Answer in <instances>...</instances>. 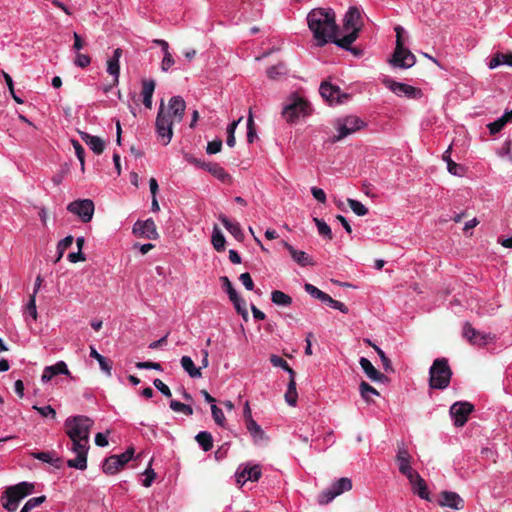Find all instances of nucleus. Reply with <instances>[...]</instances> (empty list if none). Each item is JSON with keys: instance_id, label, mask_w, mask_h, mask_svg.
<instances>
[{"instance_id": "c9c22d12", "label": "nucleus", "mask_w": 512, "mask_h": 512, "mask_svg": "<svg viewBox=\"0 0 512 512\" xmlns=\"http://www.w3.org/2000/svg\"><path fill=\"white\" fill-rule=\"evenodd\" d=\"M361 397L366 402H372L373 396H379V392L365 381H362L359 385Z\"/></svg>"}, {"instance_id": "c85d7f7f", "label": "nucleus", "mask_w": 512, "mask_h": 512, "mask_svg": "<svg viewBox=\"0 0 512 512\" xmlns=\"http://www.w3.org/2000/svg\"><path fill=\"white\" fill-rule=\"evenodd\" d=\"M201 168L207 170L219 181L226 183L231 180V176L218 163H203Z\"/></svg>"}, {"instance_id": "393cba45", "label": "nucleus", "mask_w": 512, "mask_h": 512, "mask_svg": "<svg viewBox=\"0 0 512 512\" xmlns=\"http://www.w3.org/2000/svg\"><path fill=\"white\" fill-rule=\"evenodd\" d=\"M408 480L415 494H417L421 499L427 501L431 500L427 484L418 472L415 473L413 476L409 477Z\"/></svg>"}, {"instance_id": "39448f33", "label": "nucleus", "mask_w": 512, "mask_h": 512, "mask_svg": "<svg viewBox=\"0 0 512 512\" xmlns=\"http://www.w3.org/2000/svg\"><path fill=\"white\" fill-rule=\"evenodd\" d=\"M452 371L446 358H437L429 369V386L443 390L449 386Z\"/></svg>"}, {"instance_id": "13d9d810", "label": "nucleus", "mask_w": 512, "mask_h": 512, "mask_svg": "<svg viewBox=\"0 0 512 512\" xmlns=\"http://www.w3.org/2000/svg\"><path fill=\"white\" fill-rule=\"evenodd\" d=\"M304 289L305 291L313 298L315 299H318L319 301H322V299L324 298L325 296V292L321 291L320 289H318L316 286L310 284V283H306L304 285Z\"/></svg>"}, {"instance_id": "4d7b16f0", "label": "nucleus", "mask_w": 512, "mask_h": 512, "mask_svg": "<svg viewBox=\"0 0 512 512\" xmlns=\"http://www.w3.org/2000/svg\"><path fill=\"white\" fill-rule=\"evenodd\" d=\"M72 145L74 147L75 154H76L78 160L81 163V170L84 171V168H85V150H84L83 146L77 140H72Z\"/></svg>"}, {"instance_id": "603ef678", "label": "nucleus", "mask_w": 512, "mask_h": 512, "mask_svg": "<svg viewBox=\"0 0 512 512\" xmlns=\"http://www.w3.org/2000/svg\"><path fill=\"white\" fill-rule=\"evenodd\" d=\"M507 124V121L505 120V118L503 117V115L498 118L497 120L489 123L487 125L488 129H489V132L491 135H495L497 134L498 132H500L504 127L505 125Z\"/></svg>"}, {"instance_id": "5701e85b", "label": "nucleus", "mask_w": 512, "mask_h": 512, "mask_svg": "<svg viewBox=\"0 0 512 512\" xmlns=\"http://www.w3.org/2000/svg\"><path fill=\"white\" fill-rule=\"evenodd\" d=\"M122 56V49L116 48L113 51V55L107 60V73L113 77V85L119 83L120 76V58Z\"/></svg>"}, {"instance_id": "f704fd0d", "label": "nucleus", "mask_w": 512, "mask_h": 512, "mask_svg": "<svg viewBox=\"0 0 512 512\" xmlns=\"http://www.w3.org/2000/svg\"><path fill=\"white\" fill-rule=\"evenodd\" d=\"M297 397H298V394L296 391L295 376H290L288 388L285 393V400L290 406H295L297 403Z\"/></svg>"}, {"instance_id": "a18cd8bd", "label": "nucleus", "mask_w": 512, "mask_h": 512, "mask_svg": "<svg viewBox=\"0 0 512 512\" xmlns=\"http://www.w3.org/2000/svg\"><path fill=\"white\" fill-rule=\"evenodd\" d=\"M169 406L174 412L183 413L187 416H191L193 414V409L190 405L181 403L177 400H171Z\"/></svg>"}, {"instance_id": "37998d69", "label": "nucleus", "mask_w": 512, "mask_h": 512, "mask_svg": "<svg viewBox=\"0 0 512 512\" xmlns=\"http://www.w3.org/2000/svg\"><path fill=\"white\" fill-rule=\"evenodd\" d=\"M366 342L371 345L374 350L376 351V353L378 354V356L380 357V360L382 362V365H383V368L386 372H392L393 371V368H392V364H391V361L390 359L386 356V354L384 353V351L378 347L377 345L375 344H372L370 340H366Z\"/></svg>"}, {"instance_id": "e433bc0d", "label": "nucleus", "mask_w": 512, "mask_h": 512, "mask_svg": "<svg viewBox=\"0 0 512 512\" xmlns=\"http://www.w3.org/2000/svg\"><path fill=\"white\" fill-rule=\"evenodd\" d=\"M226 239L223 233L219 230L217 226L214 227L212 233V245L214 249L218 252L225 250Z\"/></svg>"}, {"instance_id": "f8f14e48", "label": "nucleus", "mask_w": 512, "mask_h": 512, "mask_svg": "<svg viewBox=\"0 0 512 512\" xmlns=\"http://www.w3.org/2000/svg\"><path fill=\"white\" fill-rule=\"evenodd\" d=\"M94 203L90 199L75 200L68 204L67 210L77 215L84 223L90 222L94 214Z\"/></svg>"}, {"instance_id": "a19ab883", "label": "nucleus", "mask_w": 512, "mask_h": 512, "mask_svg": "<svg viewBox=\"0 0 512 512\" xmlns=\"http://www.w3.org/2000/svg\"><path fill=\"white\" fill-rule=\"evenodd\" d=\"M321 302L326 304V305H328L329 307H331L333 309L339 310L340 312H342L344 314H347L349 312L348 307L344 303H342V302H340L338 300L333 299L327 293L325 294V296H324V298L322 299Z\"/></svg>"}, {"instance_id": "ddd939ff", "label": "nucleus", "mask_w": 512, "mask_h": 512, "mask_svg": "<svg viewBox=\"0 0 512 512\" xmlns=\"http://www.w3.org/2000/svg\"><path fill=\"white\" fill-rule=\"evenodd\" d=\"M320 95L330 104H342L349 98V95L342 93L338 86L323 81L319 88Z\"/></svg>"}, {"instance_id": "2f4dec72", "label": "nucleus", "mask_w": 512, "mask_h": 512, "mask_svg": "<svg viewBox=\"0 0 512 512\" xmlns=\"http://www.w3.org/2000/svg\"><path fill=\"white\" fill-rule=\"evenodd\" d=\"M90 357L98 361L99 366L103 372H105L108 376L111 375L112 364L109 359L98 353L94 347H90Z\"/></svg>"}, {"instance_id": "cd10ccee", "label": "nucleus", "mask_w": 512, "mask_h": 512, "mask_svg": "<svg viewBox=\"0 0 512 512\" xmlns=\"http://www.w3.org/2000/svg\"><path fill=\"white\" fill-rule=\"evenodd\" d=\"M246 429L248 430L255 444L259 445L267 442L268 436L255 420H250V422L246 424Z\"/></svg>"}, {"instance_id": "1a4fd4ad", "label": "nucleus", "mask_w": 512, "mask_h": 512, "mask_svg": "<svg viewBox=\"0 0 512 512\" xmlns=\"http://www.w3.org/2000/svg\"><path fill=\"white\" fill-rule=\"evenodd\" d=\"M134 456V449L128 448L119 455H111L107 457L102 464V470L105 474L113 475L122 469Z\"/></svg>"}, {"instance_id": "de8ad7c7", "label": "nucleus", "mask_w": 512, "mask_h": 512, "mask_svg": "<svg viewBox=\"0 0 512 512\" xmlns=\"http://www.w3.org/2000/svg\"><path fill=\"white\" fill-rule=\"evenodd\" d=\"M286 73L287 70L283 63H279L267 69V76L272 80H276L280 76L285 75Z\"/></svg>"}, {"instance_id": "680f3d73", "label": "nucleus", "mask_w": 512, "mask_h": 512, "mask_svg": "<svg viewBox=\"0 0 512 512\" xmlns=\"http://www.w3.org/2000/svg\"><path fill=\"white\" fill-rule=\"evenodd\" d=\"M174 64H175V60H174L172 54L170 53V51L164 52L163 59L161 61V66H160L161 70L163 72H168Z\"/></svg>"}, {"instance_id": "6e6552de", "label": "nucleus", "mask_w": 512, "mask_h": 512, "mask_svg": "<svg viewBox=\"0 0 512 512\" xmlns=\"http://www.w3.org/2000/svg\"><path fill=\"white\" fill-rule=\"evenodd\" d=\"M365 122L357 116L349 115L336 120V129L338 134L333 137V142L342 140L352 133L362 129Z\"/></svg>"}, {"instance_id": "a878e982", "label": "nucleus", "mask_w": 512, "mask_h": 512, "mask_svg": "<svg viewBox=\"0 0 512 512\" xmlns=\"http://www.w3.org/2000/svg\"><path fill=\"white\" fill-rule=\"evenodd\" d=\"M186 104L181 96H173L170 98L168 103L169 112L167 114H173L174 118L180 122L183 119Z\"/></svg>"}, {"instance_id": "3c124183", "label": "nucleus", "mask_w": 512, "mask_h": 512, "mask_svg": "<svg viewBox=\"0 0 512 512\" xmlns=\"http://www.w3.org/2000/svg\"><path fill=\"white\" fill-rule=\"evenodd\" d=\"M236 311L243 317L244 320L248 319V311L246 309V303L245 301L240 297L237 296L234 300H230Z\"/></svg>"}, {"instance_id": "bf43d9fd", "label": "nucleus", "mask_w": 512, "mask_h": 512, "mask_svg": "<svg viewBox=\"0 0 512 512\" xmlns=\"http://www.w3.org/2000/svg\"><path fill=\"white\" fill-rule=\"evenodd\" d=\"M3 77L5 79V82H6L7 86H8L9 92H10L11 96L13 97V99L15 100V102H17L18 104H22L24 101H23L22 98H20L15 93L14 84H13V80H12L11 76L8 73L3 72Z\"/></svg>"}, {"instance_id": "0e129e2a", "label": "nucleus", "mask_w": 512, "mask_h": 512, "mask_svg": "<svg viewBox=\"0 0 512 512\" xmlns=\"http://www.w3.org/2000/svg\"><path fill=\"white\" fill-rule=\"evenodd\" d=\"M256 137H257V134H256V130L254 127L253 117L250 114L247 119V141H248V143H253Z\"/></svg>"}, {"instance_id": "774afa93", "label": "nucleus", "mask_w": 512, "mask_h": 512, "mask_svg": "<svg viewBox=\"0 0 512 512\" xmlns=\"http://www.w3.org/2000/svg\"><path fill=\"white\" fill-rule=\"evenodd\" d=\"M239 280L248 291H252L254 289V282L248 272L242 273Z\"/></svg>"}, {"instance_id": "052dcab7", "label": "nucleus", "mask_w": 512, "mask_h": 512, "mask_svg": "<svg viewBox=\"0 0 512 512\" xmlns=\"http://www.w3.org/2000/svg\"><path fill=\"white\" fill-rule=\"evenodd\" d=\"M220 280L222 281L223 288L227 292L230 300H234L237 296H239L228 277L222 276Z\"/></svg>"}, {"instance_id": "7ed1b4c3", "label": "nucleus", "mask_w": 512, "mask_h": 512, "mask_svg": "<svg viewBox=\"0 0 512 512\" xmlns=\"http://www.w3.org/2000/svg\"><path fill=\"white\" fill-rule=\"evenodd\" d=\"M361 26V13L359 9L350 7L345 14L343 23L346 34L342 38H338V40L334 41V44L342 49L356 53V51L351 48V45L358 38Z\"/></svg>"}, {"instance_id": "dca6fc26", "label": "nucleus", "mask_w": 512, "mask_h": 512, "mask_svg": "<svg viewBox=\"0 0 512 512\" xmlns=\"http://www.w3.org/2000/svg\"><path fill=\"white\" fill-rule=\"evenodd\" d=\"M416 62V58L414 54L405 46L402 48L395 49L390 59V64L394 67H399L402 69H408L412 67Z\"/></svg>"}, {"instance_id": "473e14b6", "label": "nucleus", "mask_w": 512, "mask_h": 512, "mask_svg": "<svg viewBox=\"0 0 512 512\" xmlns=\"http://www.w3.org/2000/svg\"><path fill=\"white\" fill-rule=\"evenodd\" d=\"M182 368L188 373L191 378L201 377L200 368H196L193 360L189 356H183L180 360Z\"/></svg>"}, {"instance_id": "423d86ee", "label": "nucleus", "mask_w": 512, "mask_h": 512, "mask_svg": "<svg viewBox=\"0 0 512 512\" xmlns=\"http://www.w3.org/2000/svg\"><path fill=\"white\" fill-rule=\"evenodd\" d=\"M312 108L310 103L297 95L292 96L284 106L282 115L289 123H294L301 117L310 115Z\"/></svg>"}, {"instance_id": "8fccbe9b", "label": "nucleus", "mask_w": 512, "mask_h": 512, "mask_svg": "<svg viewBox=\"0 0 512 512\" xmlns=\"http://www.w3.org/2000/svg\"><path fill=\"white\" fill-rule=\"evenodd\" d=\"M347 202L357 216H364L368 213V209L360 201L349 198Z\"/></svg>"}, {"instance_id": "864d4df0", "label": "nucleus", "mask_w": 512, "mask_h": 512, "mask_svg": "<svg viewBox=\"0 0 512 512\" xmlns=\"http://www.w3.org/2000/svg\"><path fill=\"white\" fill-rule=\"evenodd\" d=\"M46 500V497L45 496H38V497H33V498H30L25 504L24 506L22 507V509L25 511V512H30L32 511L34 508L40 506L42 503H44Z\"/></svg>"}, {"instance_id": "49530a36", "label": "nucleus", "mask_w": 512, "mask_h": 512, "mask_svg": "<svg viewBox=\"0 0 512 512\" xmlns=\"http://www.w3.org/2000/svg\"><path fill=\"white\" fill-rule=\"evenodd\" d=\"M450 152L451 146H449L448 149L443 153L442 158L447 163L448 171L453 175H458L460 166L451 159Z\"/></svg>"}, {"instance_id": "ea45409f", "label": "nucleus", "mask_w": 512, "mask_h": 512, "mask_svg": "<svg viewBox=\"0 0 512 512\" xmlns=\"http://www.w3.org/2000/svg\"><path fill=\"white\" fill-rule=\"evenodd\" d=\"M35 459L51 464L52 466L59 468L61 464L60 458H54L50 452H37L33 454Z\"/></svg>"}, {"instance_id": "f3484780", "label": "nucleus", "mask_w": 512, "mask_h": 512, "mask_svg": "<svg viewBox=\"0 0 512 512\" xmlns=\"http://www.w3.org/2000/svg\"><path fill=\"white\" fill-rule=\"evenodd\" d=\"M133 233L151 240H155L159 236L155 222L151 218L145 221L138 220L133 226Z\"/></svg>"}, {"instance_id": "7c9ffc66", "label": "nucleus", "mask_w": 512, "mask_h": 512, "mask_svg": "<svg viewBox=\"0 0 512 512\" xmlns=\"http://www.w3.org/2000/svg\"><path fill=\"white\" fill-rule=\"evenodd\" d=\"M219 220L223 224V226L228 230L230 234H232L237 240L243 239V232L241 226L236 221H231L225 215H220Z\"/></svg>"}, {"instance_id": "412c9836", "label": "nucleus", "mask_w": 512, "mask_h": 512, "mask_svg": "<svg viewBox=\"0 0 512 512\" xmlns=\"http://www.w3.org/2000/svg\"><path fill=\"white\" fill-rule=\"evenodd\" d=\"M463 335L471 344L478 346L486 345L490 338L489 334L476 330L469 323H465L463 327Z\"/></svg>"}, {"instance_id": "b1692460", "label": "nucleus", "mask_w": 512, "mask_h": 512, "mask_svg": "<svg viewBox=\"0 0 512 512\" xmlns=\"http://www.w3.org/2000/svg\"><path fill=\"white\" fill-rule=\"evenodd\" d=\"M359 364L371 381L385 383L388 380V378L384 374L380 373L367 358L361 357Z\"/></svg>"}, {"instance_id": "c03bdc74", "label": "nucleus", "mask_w": 512, "mask_h": 512, "mask_svg": "<svg viewBox=\"0 0 512 512\" xmlns=\"http://www.w3.org/2000/svg\"><path fill=\"white\" fill-rule=\"evenodd\" d=\"M242 117L238 118L237 120H234L227 126V140L226 143L229 147H234L236 143L235 139V131L239 123L241 122Z\"/></svg>"}, {"instance_id": "4468645a", "label": "nucleus", "mask_w": 512, "mask_h": 512, "mask_svg": "<svg viewBox=\"0 0 512 512\" xmlns=\"http://www.w3.org/2000/svg\"><path fill=\"white\" fill-rule=\"evenodd\" d=\"M473 411V405L469 402H456L450 407V415L454 425L462 427L468 420L469 414Z\"/></svg>"}, {"instance_id": "72a5a7b5", "label": "nucleus", "mask_w": 512, "mask_h": 512, "mask_svg": "<svg viewBox=\"0 0 512 512\" xmlns=\"http://www.w3.org/2000/svg\"><path fill=\"white\" fill-rule=\"evenodd\" d=\"M195 440L197 441V443L199 444V446L205 451H210L213 447V438H212V435L211 433L207 432V431H201L199 432L196 437H195Z\"/></svg>"}, {"instance_id": "6ab92c4d", "label": "nucleus", "mask_w": 512, "mask_h": 512, "mask_svg": "<svg viewBox=\"0 0 512 512\" xmlns=\"http://www.w3.org/2000/svg\"><path fill=\"white\" fill-rule=\"evenodd\" d=\"M70 375L67 364L64 361H58L54 365L46 366L43 370L41 381L47 383L57 375Z\"/></svg>"}, {"instance_id": "9d476101", "label": "nucleus", "mask_w": 512, "mask_h": 512, "mask_svg": "<svg viewBox=\"0 0 512 512\" xmlns=\"http://www.w3.org/2000/svg\"><path fill=\"white\" fill-rule=\"evenodd\" d=\"M173 122L169 114L164 112L163 102L160 105L156 118V132L163 145H168L173 136Z\"/></svg>"}, {"instance_id": "58836bf2", "label": "nucleus", "mask_w": 512, "mask_h": 512, "mask_svg": "<svg viewBox=\"0 0 512 512\" xmlns=\"http://www.w3.org/2000/svg\"><path fill=\"white\" fill-rule=\"evenodd\" d=\"M313 221L318 229L319 235L328 240H332L333 234L330 226L323 219L314 218Z\"/></svg>"}, {"instance_id": "338daca9", "label": "nucleus", "mask_w": 512, "mask_h": 512, "mask_svg": "<svg viewBox=\"0 0 512 512\" xmlns=\"http://www.w3.org/2000/svg\"><path fill=\"white\" fill-rule=\"evenodd\" d=\"M222 148V140L215 139L213 141L208 142L206 147V152L208 154H216L221 151Z\"/></svg>"}, {"instance_id": "20e7f679", "label": "nucleus", "mask_w": 512, "mask_h": 512, "mask_svg": "<svg viewBox=\"0 0 512 512\" xmlns=\"http://www.w3.org/2000/svg\"><path fill=\"white\" fill-rule=\"evenodd\" d=\"M33 490L34 484L25 481L8 487L1 496L3 508L8 512L16 511L21 500L30 495Z\"/></svg>"}, {"instance_id": "69168bd1", "label": "nucleus", "mask_w": 512, "mask_h": 512, "mask_svg": "<svg viewBox=\"0 0 512 512\" xmlns=\"http://www.w3.org/2000/svg\"><path fill=\"white\" fill-rule=\"evenodd\" d=\"M90 63H91V58L87 54L77 53V55L74 59V64L80 68H86L87 66L90 65Z\"/></svg>"}, {"instance_id": "9b49d317", "label": "nucleus", "mask_w": 512, "mask_h": 512, "mask_svg": "<svg viewBox=\"0 0 512 512\" xmlns=\"http://www.w3.org/2000/svg\"><path fill=\"white\" fill-rule=\"evenodd\" d=\"M383 84L394 94L400 97L405 96L409 99H418L423 95L421 89L415 88L405 83L397 82L391 78H385L383 80Z\"/></svg>"}, {"instance_id": "2eb2a0df", "label": "nucleus", "mask_w": 512, "mask_h": 512, "mask_svg": "<svg viewBox=\"0 0 512 512\" xmlns=\"http://www.w3.org/2000/svg\"><path fill=\"white\" fill-rule=\"evenodd\" d=\"M411 460L412 456L405 445L403 443L398 445L396 462L398 464L399 472L406 476L407 479L417 473V471H415L411 466Z\"/></svg>"}, {"instance_id": "0eeeda50", "label": "nucleus", "mask_w": 512, "mask_h": 512, "mask_svg": "<svg viewBox=\"0 0 512 512\" xmlns=\"http://www.w3.org/2000/svg\"><path fill=\"white\" fill-rule=\"evenodd\" d=\"M352 487V480L350 478H339L318 495V503L321 505L329 504L344 492L350 491Z\"/></svg>"}, {"instance_id": "c756f323", "label": "nucleus", "mask_w": 512, "mask_h": 512, "mask_svg": "<svg viewBox=\"0 0 512 512\" xmlns=\"http://www.w3.org/2000/svg\"><path fill=\"white\" fill-rule=\"evenodd\" d=\"M156 83L153 79H144L142 81V97L143 104L146 108L152 107V97L155 90Z\"/></svg>"}, {"instance_id": "f03ea898", "label": "nucleus", "mask_w": 512, "mask_h": 512, "mask_svg": "<svg viewBox=\"0 0 512 512\" xmlns=\"http://www.w3.org/2000/svg\"><path fill=\"white\" fill-rule=\"evenodd\" d=\"M307 23L317 46L323 47L329 42L334 43V41L338 40V26L333 9H312L307 15Z\"/></svg>"}, {"instance_id": "09e8293b", "label": "nucleus", "mask_w": 512, "mask_h": 512, "mask_svg": "<svg viewBox=\"0 0 512 512\" xmlns=\"http://www.w3.org/2000/svg\"><path fill=\"white\" fill-rule=\"evenodd\" d=\"M500 65H508V66L512 67V63L506 61L505 54L497 52L490 59V61L488 63V67L490 69H495V68L499 67Z\"/></svg>"}, {"instance_id": "6e6d98bb", "label": "nucleus", "mask_w": 512, "mask_h": 512, "mask_svg": "<svg viewBox=\"0 0 512 512\" xmlns=\"http://www.w3.org/2000/svg\"><path fill=\"white\" fill-rule=\"evenodd\" d=\"M211 412L215 423L223 427L226 418L222 409H220L216 404H213L211 405Z\"/></svg>"}, {"instance_id": "e2e57ef3", "label": "nucleus", "mask_w": 512, "mask_h": 512, "mask_svg": "<svg viewBox=\"0 0 512 512\" xmlns=\"http://www.w3.org/2000/svg\"><path fill=\"white\" fill-rule=\"evenodd\" d=\"M73 241H74V238L69 235V236H66L64 239H62L58 245H57V250H58V259H60L62 256H63V253L66 249H68L72 244H73Z\"/></svg>"}, {"instance_id": "4c0bfd02", "label": "nucleus", "mask_w": 512, "mask_h": 512, "mask_svg": "<svg viewBox=\"0 0 512 512\" xmlns=\"http://www.w3.org/2000/svg\"><path fill=\"white\" fill-rule=\"evenodd\" d=\"M271 300L274 304L278 306L286 307L292 304V298L286 293L279 290H274L271 293Z\"/></svg>"}, {"instance_id": "f257e3e1", "label": "nucleus", "mask_w": 512, "mask_h": 512, "mask_svg": "<svg viewBox=\"0 0 512 512\" xmlns=\"http://www.w3.org/2000/svg\"><path fill=\"white\" fill-rule=\"evenodd\" d=\"M64 426L66 434L72 441L71 450L76 454V458L68 460L67 465L70 468L85 470L93 421L83 415L71 416L65 420Z\"/></svg>"}, {"instance_id": "bb28decb", "label": "nucleus", "mask_w": 512, "mask_h": 512, "mask_svg": "<svg viewBox=\"0 0 512 512\" xmlns=\"http://www.w3.org/2000/svg\"><path fill=\"white\" fill-rule=\"evenodd\" d=\"M81 139L89 146V148L97 155H100L105 148L104 141L98 137L90 135L87 132H79Z\"/></svg>"}, {"instance_id": "79ce46f5", "label": "nucleus", "mask_w": 512, "mask_h": 512, "mask_svg": "<svg viewBox=\"0 0 512 512\" xmlns=\"http://www.w3.org/2000/svg\"><path fill=\"white\" fill-rule=\"evenodd\" d=\"M270 362L274 367H280L286 372L289 373V376H295L294 370L289 366L286 360H284L282 357L272 354L270 356Z\"/></svg>"}, {"instance_id": "4be33fe9", "label": "nucleus", "mask_w": 512, "mask_h": 512, "mask_svg": "<svg viewBox=\"0 0 512 512\" xmlns=\"http://www.w3.org/2000/svg\"><path fill=\"white\" fill-rule=\"evenodd\" d=\"M438 503L440 506L449 507L455 510H461L464 507L463 499L456 492L451 491H443L440 494Z\"/></svg>"}, {"instance_id": "aec40b11", "label": "nucleus", "mask_w": 512, "mask_h": 512, "mask_svg": "<svg viewBox=\"0 0 512 512\" xmlns=\"http://www.w3.org/2000/svg\"><path fill=\"white\" fill-rule=\"evenodd\" d=\"M283 247L289 252L292 259L300 266H312L314 265L313 258L307 254L306 252L302 250L295 249L291 244H289L287 241L281 242Z\"/></svg>"}, {"instance_id": "5fc2aeb1", "label": "nucleus", "mask_w": 512, "mask_h": 512, "mask_svg": "<svg viewBox=\"0 0 512 512\" xmlns=\"http://www.w3.org/2000/svg\"><path fill=\"white\" fill-rule=\"evenodd\" d=\"M32 408L34 410H36L42 417L52 418V419H55V417H56V411L51 405H47V406H43V407L33 405Z\"/></svg>"}, {"instance_id": "a211bd4d", "label": "nucleus", "mask_w": 512, "mask_h": 512, "mask_svg": "<svg viewBox=\"0 0 512 512\" xmlns=\"http://www.w3.org/2000/svg\"><path fill=\"white\" fill-rule=\"evenodd\" d=\"M261 475L262 472L259 465H246L242 469L240 466L236 472L237 482L241 484H244L247 481H258Z\"/></svg>"}]
</instances>
